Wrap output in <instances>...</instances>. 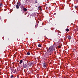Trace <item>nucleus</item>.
<instances>
[{
  "label": "nucleus",
  "instance_id": "nucleus-3",
  "mask_svg": "<svg viewBox=\"0 0 78 78\" xmlns=\"http://www.w3.org/2000/svg\"><path fill=\"white\" fill-rule=\"evenodd\" d=\"M29 66H33V62H30L29 63Z\"/></svg>",
  "mask_w": 78,
  "mask_h": 78
},
{
  "label": "nucleus",
  "instance_id": "nucleus-20",
  "mask_svg": "<svg viewBox=\"0 0 78 78\" xmlns=\"http://www.w3.org/2000/svg\"><path fill=\"white\" fill-rule=\"evenodd\" d=\"M78 29L77 30L78 31Z\"/></svg>",
  "mask_w": 78,
  "mask_h": 78
},
{
  "label": "nucleus",
  "instance_id": "nucleus-8",
  "mask_svg": "<svg viewBox=\"0 0 78 78\" xmlns=\"http://www.w3.org/2000/svg\"><path fill=\"white\" fill-rule=\"evenodd\" d=\"M70 31V30H69V29H68V28H67V29H66V31Z\"/></svg>",
  "mask_w": 78,
  "mask_h": 78
},
{
  "label": "nucleus",
  "instance_id": "nucleus-15",
  "mask_svg": "<svg viewBox=\"0 0 78 78\" xmlns=\"http://www.w3.org/2000/svg\"><path fill=\"white\" fill-rule=\"evenodd\" d=\"M13 77H14V76H13V75L11 76V78H13Z\"/></svg>",
  "mask_w": 78,
  "mask_h": 78
},
{
  "label": "nucleus",
  "instance_id": "nucleus-14",
  "mask_svg": "<svg viewBox=\"0 0 78 78\" xmlns=\"http://www.w3.org/2000/svg\"><path fill=\"white\" fill-rule=\"evenodd\" d=\"M58 47L59 48H61V46L59 45L58 46Z\"/></svg>",
  "mask_w": 78,
  "mask_h": 78
},
{
  "label": "nucleus",
  "instance_id": "nucleus-6",
  "mask_svg": "<svg viewBox=\"0 0 78 78\" xmlns=\"http://www.w3.org/2000/svg\"><path fill=\"white\" fill-rule=\"evenodd\" d=\"M23 10L24 11H27V9L25 8H23Z\"/></svg>",
  "mask_w": 78,
  "mask_h": 78
},
{
  "label": "nucleus",
  "instance_id": "nucleus-17",
  "mask_svg": "<svg viewBox=\"0 0 78 78\" xmlns=\"http://www.w3.org/2000/svg\"><path fill=\"white\" fill-rule=\"evenodd\" d=\"M35 3H37V2H35Z\"/></svg>",
  "mask_w": 78,
  "mask_h": 78
},
{
  "label": "nucleus",
  "instance_id": "nucleus-19",
  "mask_svg": "<svg viewBox=\"0 0 78 78\" xmlns=\"http://www.w3.org/2000/svg\"><path fill=\"white\" fill-rule=\"evenodd\" d=\"M40 9H41V7H40Z\"/></svg>",
  "mask_w": 78,
  "mask_h": 78
},
{
  "label": "nucleus",
  "instance_id": "nucleus-2",
  "mask_svg": "<svg viewBox=\"0 0 78 78\" xmlns=\"http://www.w3.org/2000/svg\"><path fill=\"white\" fill-rule=\"evenodd\" d=\"M43 67L44 68H45V67H47V63H44L43 65Z\"/></svg>",
  "mask_w": 78,
  "mask_h": 78
},
{
  "label": "nucleus",
  "instance_id": "nucleus-7",
  "mask_svg": "<svg viewBox=\"0 0 78 78\" xmlns=\"http://www.w3.org/2000/svg\"><path fill=\"white\" fill-rule=\"evenodd\" d=\"M16 7L17 8V9H19V6L18 5H16Z\"/></svg>",
  "mask_w": 78,
  "mask_h": 78
},
{
  "label": "nucleus",
  "instance_id": "nucleus-4",
  "mask_svg": "<svg viewBox=\"0 0 78 78\" xmlns=\"http://www.w3.org/2000/svg\"><path fill=\"white\" fill-rule=\"evenodd\" d=\"M17 5H18L20 6V5H21V4L20 3V2H18L17 3Z\"/></svg>",
  "mask_w": 78,
  "mask_h": 78
},
{
  "label": "nucleus",
  "instance_id": "nucleus-18",
  "mask_svg": "<svg viewBox=\"0 0 78 78\" xmlns=\"http://www.w3.org/2000/svg\"><path fill=\"white\" fill-rule=\"evenodd\" d=\"M13 0L14 1V0Z\"/></svg>",
  "mask_w": 78,
  "mask_h": 78
},
{
  "label": "nucleus",
  "instance_id": "nucleus-5",
  "mask_svg": "<svg viewBox=\"0 0 78 78\" xmlns=\"http://www.w3.org/2000/svg\"><path fill=\"white\" fill-rule=\"evenodd\" d=\"M23 66L25 68H26V67H27V64H25L24 65H23Z\"/></svg>",
  "mask_w": 78,
  "mask_h": 78
},
{
  "label": "nucleus",
  "instance_id": "nucleus-1",
  "mask_svg": "<svg viewBox=\"0 0 78 78\" xmlns=\"http://www.w3.org/2000/svg\"><path fill=\"white\" fill-rule=\"evenodd\" d=\"M54 47L53 46H51L49 48L48 51L50 52H51V51H53V50L54 49Z\"/></svg>",
  "mask_w": 78,
  "mask_h": 78
},
{
  "label": "nucleus",
  "instance_id": "nucleus-11",
  "mask_svg": "<svg viewBox=\"0 0 78 78\" xmlns=\"http://www.w3.org/2000/svg\"><path fill=\"white\" fill-rule=\"evenodd\" d=\"M38 46L39 47H41V45L39 44L38 45Z\"/></svg>",
  "mask_w": 78,
  "mask_h": 78
},
{
  "label": "nucleus",
  "instance_id": "nucleus-16",
  "mask_svg": "<svg viewBox=\"0 0 78 78\" xmlns=\"http://www.w3.org/2000/svg\"><path fill=\"white\" fill-rule=\"evenodd\" d=\"M75 8H77V6H75Z\"/></svg>",
  "mask_w": 78,
  "mask_h": 78
},
{
  "label": "nucleus",
  "instance_id": "nucleus-12",
  "mask_svg": "<svg viewBox=\"0 0 78 78\" xmlns=\"http://www.w3.org/2000/svg\"><path fill=\"white\" fill-rule=\"evenodd\" d=\"M27 55H30V52H27Z\"/></svg>",
  "mask_w": 78,
  "mask_h": 78
},
{
  "label": "nucleus",
  "instance_id": "nucleus-9",
  "mask_svg": "<svg viewBox=\"0 0 78 78\" xmlns=\"http://www.w3.org/2000/svg\"><path fill=\"white\" fill-rule=\"evenodd\" d=\"M68 39H71V37H70V36H68Z\"/></svg>",
  "mask_w": 78,
  "mask_h": 78
},
{
  "label": "nucleus",
  "instance_id": "nucleus-13",
  "mask_svg": "<svg viewBox=\"0 0 78 78\" xmlns=\"http://www.w3.org/2000/svg\"><path fill=\"white\" fill-rule=\"evenodd\" d=\"M0 6H3V4H2V3H1L0 4Z\"/></svg>",
  "mask_w": 78,
  "mask_h": 78
},
{
  "label": "nucleus",
  "instance_id": "nucleus-10",
  "mask_svg": "<svg viewBox=\"0 0 78 78\" xmlns=\"http://www.w3.org/2000/svg\"><path fill=\"white\" fill-rule=\"evenodd\" d=\"M23 62V61H22V60H21L20 62V64H22V62Z\"/></svg>",
  "mask_w": 78,
  "mask_h": 78
}]
</instances>
